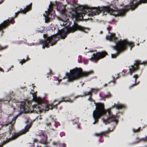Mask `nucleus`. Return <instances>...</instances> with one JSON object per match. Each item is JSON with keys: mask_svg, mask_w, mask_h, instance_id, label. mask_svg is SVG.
Segmentation results:
<instances>
[{"mask_svg": "<svg viewBox=\"0 0 147 147\" xmlns=\"http://www.w3.org/2000/svg\"><path fill=\"white\" fill-rule=\"evenodd\" d=\"M31 93L32 95L33 100L36 104L34 105H30V102L27 100H24L22 102L20 105V111L17 115L13 118L12 121H14L21 113L26 112L31 113L34 112H37V111L41 113L42 111L44 110L46 111L49 109H51L53 107L55 106V105H53V103L51 102L45 105L44 109L42 108L41 107L42 106V99L40 97L36 96V92H31Z\"/></svg>", "mask_w": 147, "mask_h": 147, "instance_id": "f257e3e1", "label": "nucleus"}, {"mask_svg": "<svg viewBox=\"0 0 147 147\" xmlns=\"http://www.w3.org/2000/svg\"><path fill=\"white\" fill-rule=\"evenodd\" d=\"M96 108L93 111L92 116L94 121L93 124H94L97 121L99 117L101 115H106L107 117V120L106 121L105 119H102V121L106 125L107 123L109 122L114 121H116L115 117L111 114L109 111L108 110H106L104 109L103 105L101 103L95 104Z\"/></svg>", "mask_w": 147, "mask_h": 147, "instance_id": "f03ea898", "label": "nucleus"}, {"mask_svg": "<svg viewBox=\"0 0 147 147\" xmlns=\"http://www.w3.org/2000/svg\"><path fill=\"white\" fill-rule=\"evenodd\" d=\"M100 12L99 7H90L87 6L79 7L76 8L71 13L73 18L76 20H80L82 19V15H85L87 13V15L92 16L98 14Z\"/></svg>", "mask_w": 147, "mask_h": 147, "instance_id": "7ed1b4c3", "label": "nucleus"}, {"mask_svg": "<svg viewBox=\"0 0 147 147\" xmlns=\"http://www.w3.org/2000/svg\"><path fill=\"white\" fill-rule=\"evenodd\" d=\"M77 30L84 33H86V31L89 30V29L77 24H74L72 27H70L68 29L66 28H63L60 31L58 30L57 33L59 35L60 37L63 38L66 36L67 33L69 32H74Z\"/></svg>", "mask_w": 147, "mask_h": 147, "instance_id": "20e7f679", "label": "nucleus"}, {"mask_svg": "<svg viewBox=\"0 0 147 147\" xmlns=\"http://www.w3.org/2000/svg\"><path fill=\"white\" fill-rule=\"evenodd\" d=\"M92 73V71L83 72L80 68H75L69 71V74L67 76V81L69 80H76L80 77L86 76Z\"/></svg>", "mask_w": 147, "mask_h": 147, "instance_id": "39448f33", "label": "nucleus"}, {"mask_svg": "<svg viewBox=\"0 0 147 147\" xmlns=\"http://www.w3.org/2000/svg\"><path fill=\"white\" fill-rule=\"evenodd\" d=\"M128 46L130 47L133 46L131 42L126 41H118L116 43L115 45L113 47V49L116 51V53L115 54H111V57L113 59L117 55V53L121 52L125 49L126 46Z\"/></svg>", "mask_w": 147, "mask_h": 147, "instance_id": "423d86ee", "label": "nucleus"}, {"mask_svg": "<svg viewBox=\"0 0 147 147\" xmlns=\"http://www.w3.org/2000/svg\"><path fill=\"white\" fill-rule=\"evenodd\" d=\"M57 36V34H55L48 37L46 35L44 34L43 37L44 41L41 42V43L42 44V48L44 49L45 47L48 48L49 46H52L57 40H55Z\"/></svg>", "mask_w": 147, "mask_h": 147, "instance_id": "0eeeda50", "label": "nucleus"}, {"mask_svg": "<svg viewBox=\"0 0 147 147\" xmlns=\"http://www.w3.org/2000/svg\"><path fill=\"white\" fill-rule=\"evenodd\" d=\"M31 124H27L25 127L24 129L22 130L21 131L18 133H14L12 134V136L11 138H6V141H3V143L2 144L3 145V144L5 143L6 142H8L9 141L13 140L15 138H16L19 135L21 134H25L26 132H27L28 131L29 128L30 127Z\"/></svg>", "mask_w": 147, "mask_h": 147, "instance_id": "6e6552de", "label": "nucleus"}, {"mask_svg": "<svg viewBox=\"0 0 147 147\" xmlns=\"http://www.w3.org/2000/svg\"><path fill=\"white\" fill-rule=\"evenodd\" d=\"M106 10L109 14L115 16H122L125 12V10L124 9L118 10L117 9H113L109 7L107 8L106 9Z\"/></svg>", "mask_w": 147, "mask_h": 147, "instance_id": "1a4fd4ad", "label": "nucleus"}, {"mask_svg": "<svg viewBox=\"0 0 147 147\" xmlns=\"http://www.w3.org/2000/svg\"><path fill=\"white\" fill-rule=\"evenodd\" d=\"M59 13L62 15L63 19H65L66 17V14L65 13V8L63 7V8L57 10ZM57 19L60 21V24L61 26H64L65 24V22L64 21L63 19H62L59 17H57Z\"/></svg>", "mask_w": 147, "mask_h": 147, "instance_id": "9d476101", "label": "nucleus"}, {"mask_svg": "<svg viewBox=\"0 0 147 147\" xmlns=\"http://www.w3.org/2000/svg\"><path fill=\"white\" fill-rule=\"evenodd\" d=\"M106 53L105 52H102L98 53L96 52V53H94L92 54L91 57L89 59L90 60L92 59L98 60L99 59L102 58L106 55Z\"/></svg>", "mask_w": 147, "mask_h": 147, "instance_id": "9b49d317", "label": "nucleus"}, {"mask_svg": "<svg viewBox=\"0 0 147 147\" xmlns=\"http://www.w3.org/2000/svg\"><path fill=\"white\" fill-rule=\"evenodd\" d=\"M13 24L12 22H11L9 20L4 21L0 24V31L2 33L3 32V29L5 28L10 23Z\"/></svg>", "mask_w": 147, "mask_h": 147, "instance_id": "f8f14e48", "label": "nucleus"}, {"mask_svg": "<svg viewBox=\"0 0 147 147\" xmlns=\"http://www.w3.org/2000/svg\"><path fill=\"white\" fill-rule=\"evenodd\" d=\"M147 2V0H140L136 4H134L132 2H131L129 5V8L132 10L137 5L141 3H145Z\"/></svg>", "mask_w": 147, "mask_h": 147, "instance_id": "ddd939ff", "label": "nucleus"}, {"mask_svg": "<svg viewBox=\"0 0 147 147\" xmlns=\"http://www.w3.org/2000/svg\"><path fill=\"white\" fill-rule=\"evenodd\" d=\"M139 63L138 62H135L134 63V65H132L131 66V67L129 68V72L131 73H132L134 71L136 70L138 68V65Z\"/></svg>", "mask_w": 147, "mask_h": 147, "instance_id": "4468645a", "label": "nucleus"}, {"mask_svg": "<svg viewBox=\"0 0 147 147\" xmlns=\"http://www.w3.org/2000/svg\"><path fill=\"white\" fill-rule=\"evenodd\" d=\"M31 3H30L28 5H27L26 6V7L24 8V9L23 10H22L21 9H20V11H18L17 13H15V15L14 17H16L17 14L18 13H19L20 12H21V13L23 14L25 13L28 10L30 9L31 7Z\"/></svg>", "mask_w": 147, "mask_h": 147, "instance_id": "2eb2a0df", "label": "nucleus"}, {"mask_svg": "<svg viewBox=\"0 0 147 147\" xmlns=\"http://www.w3.org/2000/svg\"><path fill=\"white\" fill-rule=\"evenodd\" d=\"M106 40L111 41L112 40L115 41L116 38L115 37L113 34H111L109 36H107L106 37Z\"/></svg>", "mask_w": 147, "mask_h": 147, "instance_id": "dca6fc26", "label": "nucleus"}, {"mask_svg": "<svg viewBox=\"0 0 147 147\" xmlns=\"http://www.w3.org/2000/svg\"><path fill=\"white\" fill-rule=\"evenodd\" d=\"M42 139L40 141L41 143L43 144V147H47V137L44 136L43 135Z\"/></svg>", "mask_w": 147, "mask_h": 147, "instance_id": "f3484780", "label": "nucleus"}, {"mask_svg": "<svg viewBox=\"0 0 147 147\" xmlns=\"http://www.w3.org/2000/svg\"><path fill=\"white\" fill-rule=\"evenodd\" d=\"M133 77L134 79V84L131 85V86H129V87L130 88L131 87L133 86H134L136 84V79L138 77V76L136 74H134L133 76Z\"/></svg>", "mask_w": 147, "mask_h": 147, "instance_id": "a211bd4d", "label": "nucleus"}, {"mask_svg": "<svg viewBox=\"0 0 147 147\" xmlns=\"http://www.w3.org/2000/svg\"><path fill=\"white\" fill-rule=\"evenodd\" d=\"M116 108L117 109H120L123 107V105L121 104L118 103L117 105L115 104Z\"/></svg>", "mask_w": 147, "mask_h": 147, "instance_id": "6ab92c4d", "label": "nucleus"}, {"mask_svg": "<svg viewBox=\"0 0 147 147\" xmlns=\"http://www.w3.org/2000/svg\"><path fill=\"white\" fill-rule=\"evenodd\" d=\"M61 101H63L65 102H71V100L70 99H68L66 100H64L63 98H62L60 101L58 102V103H59L60 102H61Z\"/></svg>", "mask_w": 147, "mask_h": 147, "instance_id": "aec40b11", "label": "nucleus"}, {"mask_svg": "<svg viewBox=\"0 0 147 147\" xmlns=\"http://www.w3.org/2000/svg\"><path fill=\"white\" fill-rule=\"evenodd\" d=\"M93 90V88H92L91 90H90L89 91V92H88L86 93H84V96H87L88 95H90L91 93V92H92V91Z\"/></svg>", "mask_w": 147, "mask_h": 147, "instance_id": "412c9836", "label": "nucleus"}, {"mask_svg": "<svg viewBox=\"0 0 147 147\" xmlns=\"http://www.w3.org/2000/svg\"><path fill=\"white\" fill-rule=\"evenodd\" d=\"M43 15L45 17V22L46 23H47L49 20V18L47 16L45 15L44 14Z\"/></svg>", "mask_w": 147, "mask_h": 147, "instance_id": "4be33fe9", "label": "nucleus"}, {"mask_svg": "<svg viewBox=\"0 0 147 147\" xmlns=\"http://www.w3.org/2000/svg\"><path fill=\"white\" fill-rule=\"evenodd\" d=\"M25 60L24 59H22L21 60V61L20 62V63L21 64V65H22V63L25 62Z\"/></svg>", "mask_w": 147, "mask_h": 147, "instance_id": "5701e85b", "label": "nucleus"}, {"mask_svg": "<svg viewBox=\"0 0 147 147\" xmlns=\"http://www.w3.org/2000/svg\"><path fill=\"white\" fill-rule=\"evenodd\" d=\"M140 129V128L139 127L136 130H134V129L133 130V132L134 133H135V132H138V130H139Z\"/></svg>", "mask_w": 147, "mask_h": 147, "instance_id": "b1692460", "label": "nucleus"}, {"mask_svg": "<svg viewBox=\"0 0 147 147\" xmlns=\"http://www.w3.org/2000/svg\"><path fill=\"white\" fill-rule=\"evenodd\" d=\"M88 100L90 101H92V100L91 99L90 95V96H89V98L88 99Z\"/></svg>", "mask_w": 147, "mask_h": 147, "instance_id": "393cba45", "label": "nucleus"}, {"mask_svg": "<svg viewBox=\"0 0 147 147\" xmlns=\"http://www.w3.org/2000/svg\"><path fill=\"white\" fill-rule=\"evenodd\" d=\"M100 135H101V134H97V133L94 134V135L96 136H98Z\"/></svg>", "mask_w": 147, "mask_h": 147, "instance_id": "a878e982", "label": "nucleus"}, {"mask_svg": "<svg viewBox=\"0 0 147 147\" xmlns=\"http://www.w3.org/2000/svg\"><path fill=\"white\" fill-rule=\"evenodd\" d=\"M61 147H65V144H60Z\"/></svg>", "mask_w": 147, "mask_h": 147, "instance_id": "bb28decb", "label": "nucleus"}, {"mask_svg": "<svg viewBox=\"0 0 147 147\" xmlns=\"http://www.w3.org/2000/svg\"><path fill=\"white\" fill-rule=\"evenodd\" d=\"M5 48V47H1L0 46V50L4 49Z\"/></svg>", "mask_w": 147, "mask_h": 147, "instance_id": "cd10ccee", "label": "nucleus"}, {"mask_svg": "<svg viewBox=\"0 0 147 147\" xmlns=\"http://www.w3.org/2000/svg\"><path fill=\"white\" fill-rule=\"evenodd\" d=\"M0 71L3 72V69L2 68H0Z\"/></svg>", "mask_w": 147, "mask_h": 147, "instance_id": "c85d7f7f", "label": "nucleus"}, {"mask_svg": "<svg viewBox=\"0 0 147 147\" xmlns=\"http://www.w3.org/2000/svg\"><path fill=\"white\" fill-rule=\"evenodd\" d=\"M42 30H40V31H38V32H40V33H42Z\"/></svg>", "mask_w": 147, "mask_h": 147, "instance_id": "c756f323", "label": "nucleus"}, {"mask_svg": "<svg viewBox=\"0 0 147 147\" xmlns=\"http://www.w3.org/2000/svg\"><path fill=\"white\" fill-rule=\"evenodd\" d=\"M45 13H46L47 15H48L49 14V13H48V11H45Z\"/></svg>", "mask_w": 147, "mask_h": 147, "instance_id": "7c9ffc66", "label": "nucleus"}, {"mask_svg": "<svg viewBox=\"0 0 147 147\" xmlns=\"http://www.w3.org/2000/svg\"><path fill=\"white\" fill-rule=\"evenodd\" d=\"M49 122H47V123H46V125H49Z\"/></svg>", "mask_w": 147, "mask_h": 147, "instance_id": "2f4dec72", "label": "nucleus"}, {"mask_svg": "<svg viewBox=\"0 0 147 147\" xmlns=\"http://www.w3.org/2000/svg\"><path fill=\"white\" fill-rule=\"evenodd\" d=\"M112 80H114V77H113V76H112Z\"/></svg>", "mask_w": 147, "mask_h": 147, "instance_id": "473e14b6", "label": "nucleus"}, {"mask_svg": "<svg viewBox=\"0 0 147 147\" xmlns=\"http://www.w3.org/2000/svg\"><path fill=\"white\" fill-rule=\"evenodd\" d=\"M3 1L2 0H0V4L3 2Z\"/></svg>", "mask_w": 147, "mask_h": 147, "instance_id": "72a5a7b5", "label": "nucleus"}, {"mask_svg": "<svg viewBox=\"0 0 147 147\" xmlns=\"http://www.w3.org/2000/svg\"><path fill=\"white\" fill-rule=\"evenodd\" d=\"M147 64V61H146V62H145L144 63V65H145V64Z\"/></svg>", "mask_w": 147, "mask_h": 147, "instance_id": "f704fd0d", "label": "nucleus"}, {"mask_svg": "<svg viewBox=\"0 0 147 147\" xmlns=\"http://www.w3.org/2000/svg\"><path fill=\"white\" fill-rule=\"evenodd\" d=\"M57 80L58 81V83H59V82H60V80H59V79H57Z\"/></svg>", "mask_w": 147, "mask_h": 147, "instance_id": "c9c22d12", "label": "nucleus"}, {"mask_svg": "<svg viewBox=\"0 0 147 147\" xmlns=\"http://www.w3.org/2000/svg\"><path fill=\"white\" fill-rule=\"evenodd\" d=\"M129 8H127V7L125 8V9L126 10H127V9Z\"/></svg>", "mask_w": 147, "mask_h": 147, "instance_id": "e433bc0d", "label": "nucleus"}, {"mask_svg": "<svg viewBox=\"0 0 147 147\" xmlns=\"http://www.w3.org/2000/svg\"><path fill=\"white\" fill-rule=\"evenodd\" d=\"M36 147H41V146H38Z\"/></svg>", "mask_w": 147, "mask_h": 147, "instance_id": "4c0bfd02", "label": "nucleus"}, {"mask_svg": "<svg viewBox=\"0 0 147 147\" xmlns=\"http://www.w3.org/2000/svg\"><path fill=\"white\" fill-rule=\"evenodd\" d=\"M51 4V3H50V4ZM50 5H49V8L50 7Z\"/></svg>", "mask_w": 147, "mask_h": 147, "instance_id": "58836bf2", "label": "nucleus"}, {"mask_svg": "<svg viewBox=\"0 0 147 147\" xmlns=\"http://www.w3.org/2000/svg\"><path fill=\"white\" fill-rule=\"evenodd\" d=\"M118 76V74L117 77H116V78H117Z\"/></svg>", "mask_w": 147, "mask_h": 147, "instance_id": "ea45409f", "label": "nucleus"}, {"mask_svg": "<svg viewBox=\"0 0 147 147\" xmlns=\"http://www.w3.org/2000/svg\"><path fill=\"white\" fill-rule=\"evenodd\" d=\"M83 84H82L81 85H82V86H83Z\"/></svg>", "mask_w": 147, "mask_h": 147, "instance_id": "a19ab883", "label": "nucleus"}, {"mask_svg": "<svg viewBox=\"0 0 147 147\" xmlns=\"http://www.w3.org/2000/svg\"><path fill=\"white\" fill-rule=\"evenodd\" d=\"M113 84H114V81H113Z\"/></svg>", "mask_w": 147, "mask_h": 147, "instance_id": "79ce46f5", "label": "nucleus"}, {"mask_svg": "<svg viewBox=\"0 0 147 147\" xmlns=\"http://www.w3.org/2000/svg\"><path fill=\"white\" fill-rule=\"evenodd\" d=\"M131 47H130V50H131Z\"/></svg>", "mask_w": 147, "mask_h": 147, "instance_id": "37998d69", "label": "nucleus"}, {"mask_svg": "<svg viewBox=\"0 0 147 147\" xmlns=\"http://www.w3.org/2000/svg\"><path fill=\"white\" fill-rule=\"evenodd\" d=\"M50 72H51V71H50H50H49V73H50Z\"/></svg>", "mask_w": 147, "mask_h": 147, "instance_id": "c03bdc74", "label": "nucleus"}, {"mask_svg": "<svg viewBox=\"0 0 147 147\" xmlns=\"http://www.w3.org/2000/svg\"><path fill=\"white\" fill-rule=\"evenodd\" d=\"M27 58H28V57H26V59H27Z\"/></svg>", "mask_w": 147, "mask_h": 147, "instance_id": "a18cd8bd", "label": "nucleus"}, {"mask_svg": "<svg viewBox=\"0 0 147 147\" xmlns=\"http://www.w3.org/2000/svg\"><path fill=\"white\" fill-rule=\"evenodd\" d=\"M106 85V84H105V85Z\"/></svg>", "mask_w": 147, "mask_h": 147, "instance_id": "49530a36", "label": "nucleus"}, {"mask_svg": "<svg viewBox=\"0 0 147 147\" xmlns=\"http://www.w3.org/2000/svg\"><path fill=\"white\" fill-rule=\"evenodd\" d=\"M138 45V44H137V45Z\"/></svg>", "mask_w": 147, "mask_h": 147, "instance_id": "de8ad7c7", "label": "nucleus"}, {"mask_svg": "<svg viewBox=\"0 0 147 147\" xmlns=\"http://www.w3.org/2000/svg\"><path fill=\"white\" fill-rule=\"evenodd\" d=\"M66 75H67V74H66Z\"/></svg>", "mask_w": 147, "mask_h": 147, "instance_id": "09e8293b", "label": "nucleus"}, {"mask_svg": "<svg viewBox=\"0 0 147 147\" xmlns=\"http://www.w3.org/2000/svg\"><path fill=\"white\" fill-rule=\"evenodd\" d=\"M146 138H147V136L146 137Z\"/></svg>", "mask_w": 147, "mask_h": 147, "instance_id": "8fccbe9b", "label": "nucleus"}, {"mask_svg": "<svg viewBox=\"0 0 147 147\" xmlns=\"http://www.w3.org/2000/svg\"><path fill=\"white\" fill-rule=\"evenodd\" d=\"M1 136H0V138H1Z\"/></svg>", "mask_w": 147, "mask_h": 147, "instance_id": "3c124183", "label": "nucleus"}, {"mask_svg": "<svg viewBox=\"0 0 147 147\" xmlns=\"http://www.w3.org/2000/svg\"><path fill=\"white\" fill-rule=\"evenodd\" d=\"M1 146H0V147H1Z\"/></svg>", "mask_w": 147, "mask_h": 147, "instance_id": "603ef678", "label": "nucleus"}, {"mask_svg": "<svg viewBox=\"0 0 147 147\" xmlns=\"http://www.w3.org/2000/svg\"><path fill=\"white\" fill-rule=\"evenodd\" d=\"M131 1H132V0H131Z\"/></svg>", "mask_w": 147, "mask_h": 147, "instance_id": "864d4df0", "label": "nucleus"}]
</instances>
